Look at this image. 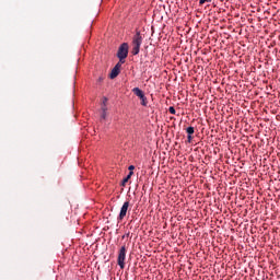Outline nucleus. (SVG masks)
I'll return each mask as SVG.
<instances>
[{
  "mask_svg": "<svg viewBox=\"0 0 280 280\" xmlns=\"http://www.w3.org/2000/svg\"><path fill=\"white\" fill-rule=\"evenodd\" d=\"M128 170H129V172H132V171L135 170V165H130V166L128 167Z\"/></svg>",
  "mask_w": 280,
  "mask_h": 280,
  "instance_id": "15",
  "label": "nucleus"
},
{
  "mask_svg": "<svg viewBox=\"0 0 280 280\" xmlns=\"http://www.w3.org/2000/svg\"><path fill=\"white\" fill-rule=\"evenodd\" d=\"M135 174V172H129V174L127 175V177H125L124 179H122V187H125L126 186V183H128V180H130V178H132V175Z\"/></svg>",
  "mask_w": 280,
  "mask_h": 280,
  "instance_id": "7",
  "label": "nucleus"
},
{
  "mask_svg": "<svg viewBox=\"0 0 280 280\" xmlns=\"http://www.w3.org/2000/svg\"><path fill=\"white\" fill-rule=\"evenodd\" d=\"M132 93H133V95L139 97V100H141V105L142 106H148V97H145V94L141 91V89L133 88Z\"/></svg>",
  "mask_w": 280,
  "mask_h": 280,
  "instance_id": "4",
  "label": "nucleus"
},
{
  "mask_svg": "<svg viewBox=\"0 0 280 280\" xmlns=\"http://www.w3.org/2000/svg\"><path fill=\"white\" fill-rule=\"evenodd\" d=\"M114 69H118V71H120V69H121V61H119L118 63H116V66L114 67Z\"/></svg>",
  "mask_w": 280,
  "mask_h": 280,
  "instance_id": "12",
  "label": "nucleus"
},
{
  "mask_svg": "<svg viewBox=\"0 0 280 280\" xmlns=\"http://www.w3.org/2000/svg\"><path fill=\"white\" fill-rule=\"evenodd\" d=\"M102 80H103L102 78L98 79L100 82H102Z\"/></svg>",
  "mask_w": 280,
  "mask_h": 280,
  "instance_id": "16",
  "label": "nucleus"
},
{
  "mask_svg": "<svg viewBox=\"0 0 280 280\" xmlns=\"http://www.w3.org/2000/svg\"><path fill=\"white\" fill-rule=\"evenodd\" d=\"M186 132H187V135L191 136L195 132V128L194 127H188V128H186Z\"/></svg>",
  "mask_w": 280,
  "mask_h": 280,
  "instance_id": "8",
  "label": "nucleus"
},
{
  "mask_svg": "<svg viewBox=\"0 0 280 280\" xmlns=\"http://www.w3.org/2000/svg\"><path fill=\"white\" fill-rule=\"evenodd\" d=\"M102 110H103V113L101 115V119H106V110H107V108L106 107H102Z\"/></svg>",
  "mask_w": 280,
  "mask_h": 280,
  "instance_id": "9",
  "label": "nucleus"
},
{
  "mask_svg": "<svg viewBox=\"0 0 280 280\" xmlns=\"http://www.w3.org/2000/svg\"><path fill=\"white\" fill-rule=\"evenodd\" d=\"M120 73V70H118L117 68H113L110 74H109V78L110 80H115V78H117V75H119Z\"/></svg>",
  "mask_w": 280,
  "mask_h": 280,
  "instance_id": "6",
  "label": "nucleus"
},
{
  "mask_svg": "<svg viewBox=\"0 0 280 280\" xmlns=\"http://www.w3.org/2000/svg\"><path fill=\"white\" fill-rule=\"evenodd\" d=\"M128 211H130V201H125L117 218L118 222H121L128 215Z\"/></svg>",
  "mask_w": 280,
  "mask_h": 280,
  "instance_id": "5",
  "label": "nucleus"
},
{
  "mask_svg": "<svg viewBox=\"0 0 280 280\" xmlns=\"http://www.w3.org/2000/svg\"><path fill=\"white\" fill-rule=\"evenodd\" d=\"M128 253V249L126 248V245H122L118 252V258L117 264L121 270L126 268V254Z\"/></svg>",
  "mask_w": 280,
  "mask_h": 280,
  "instance_id": "3",
  "label": "nucleus"
},
{
  "mask_svg": "<svg viewBox=\"0 0 280 280\" xmlns=\"http://www.w3.org/2000/svg\"><path fill=\"white\" fill-rule=\"evenodd\" d=\"M205 3H211V0H199L200 5H205Z\"/></svg>",
  "mask_w": 280,
  "mask_h": 280,
  "instance_id": "11",
  "label": "nucleus"
},
{
  "mask_svg": "<svg viewBox=\"0 0 280 280\" xmlns=\"http://www.w3.org/2000/svg\"><path fill=\"white\" fill-rule=\"evenodd\" d=\"M128 43H122L117 51V58L119 59V62H121V65H124V62H126V59L128 58Z\"/></svg>",
  "mask_w": 280,
  "mask_h": 280,
  "instance_id": "2",
  "label": "nucleus"
},
{
  "mask_svg": "<svg viewBox=\"0 0 280 280\" xmlns=\"http://www.w3.org/2000/svg\"><path fill=\"white\" fill-rule=\"evenodd\" d=\"M187 139H188V143H191V141H194V136H187Z\"/></svg>",
  "mask_w": 280,
  "mask_h": 280,
  "instance_id": "13",
  "label": "nucleus"
},
{
  "mask_svg": "<svg viewBox=\"0 0 280 280\" xmlns=\"http://www.w3.org/2000/svg\"><path fill=\"white\" fill-rule=\"evenodd\" d=\"M168 113H171V115H176V109L174 106L168 107Z\"/></svg>",
  "mask_w": 280,
  "mask_h": 280,
  "instance_id": "10",
  "label": "nucleus"
},
{
  "mask_svg": "<svg viewBox=\"0 0 280 280\" xmlns=\"http://www.w3.org/2000/svg\"><path fill=\"white\" fill-rule=\"evenodd\" d=\"M108 102V98H104V101H103V104H104V106L103 107H105L106 108V103Z\"/></svg>",
  "mask_w": 280,
  "mask_h": 280,
  "instance_id": "14",
  "label": "nucleus"
},
{
  "mask_svg": "<svg viewBox=\"0 0 280 280\" xmlns=\"http://www.w3.org/2000/svg\"><path fill=\"white\" fill-rule=\"evenodd\" d=\"M143 43V37L141 36V32H137L131 42V54L132 56H139V51L141 49V44Z\"/></svg>",
  "mask_w": 280,
  "mask_h": 280,
  "instance_id": "1",
  "label": "nucleus"
}]
</instances>
